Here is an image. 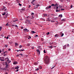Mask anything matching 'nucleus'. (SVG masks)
<instances>
[{"instance_id": "13d9d810", "label": "nucleus", "mask_w": 74, "mask_h": 74, "mask_svg": "<svg viewBox=\"0 0 74 74\" xmlns=\"http://www.w3.org/2000/svg\"><path fill=\"white\" fill-rule=\"evenodd\" d=\"M19 56V55H16V57H18V56Z\"/></svg>"}, {"instance_id": "680f3d73", "label": "nucleus", "mask_w": 74, "mask_h": 74, "mask_svg": "<svg viewBox=\"0 0 74 74\" xmlns=\"http://www.w3.org/2000/svg\"><path fill=\"white\" fill-rule=\"evenodd\" d=\"M72 0H69V2H70V1H71Z\"/></svg>"}, {"instance_id": "20e7f679", "label": "nucleus", "mask_w": 74, "mask_h": 74, "mask_svg": "<svg viewBox=\"0 0 74 74\" xmlns=\"http://www.w3.org/2000/svg\"><path fill=\"white\" fill-rule=\"evenodd\" d=\"M5 60L6 62H8L9 61V59L8 58H6L5 59Z\"/></svg>"}, {"instance_id": "f3484780", "label": "nucleus", "mask_w": 74, "mask_h": 74, "mask_svg": "<svg viewBox=\"0 0 74 74\" xmlns=\"http://www.w3.org/2000/svg\"><path fill=\"white\" fill-rule=\"evenodd\" d=\"M47 16V14H44V16Z\"/></svg>"}, {"instance_id": "4c0bfd02", "label": "nucleus", "mask_w": 74, "mask_h": 74, "mask_svg": "<svg viewBox=\"0 0 74 74\" xmlns=\"http://www.w3.org/2000/svg\"><path fill=\"white\" fill-rule=\"evenodd\" d=\"M55 5V6H58V4L56 3Z\"/></svg>"}, {"instance_id": "c756f323", "label": "nucleus", "mask_w": 74, "mask_h": 74, "mask_svg": "<svg viewBox=\"0 0 74 74\" xmlns=\"http://www.w3.org/2000/svg\"><path fill=\"white\" fill-rule=\"evenodd\" d=\"M3 15H5V12H4V14H2Z\"/></svg>"}, {"instance_id": "3c124183", "label": "nucleus", "mask_w": 74, "mask_h": 74, "mask_svg": "<svg viewBox=\"0 0 74 74\" xmlns=\"http://www.w3.org/2000/svg\"><path fill=\"white\" fill-rule=\"evenodd\" d=\"M69 44H68L67 45V47H69Z\"/></svg>"}, {"instance_id": "0e129e2a", "label": "nucleus", "mask_w": 74, "mask_h": 74, "mask_svg": "<svg viewBox=\"0 0 74 74\" xmlns=\"http://www.w3.org/2000/svg\"><path fill=\"white\" fill-rule=\"evenodd\" d=\"M4 49H3L2 50V52H3L4 51Z\"/></svg>"}, {"instance_id": "1a4fd4ad", "label": "nucleus", "mask_w": 74, "mask_h": 74, "mask_svg": "<svg viewBox=\"0 0 74 74\" xmlns=\"http://www.w3.org/2000/svg\"><path fill=\"white\" fill-rule=\"evenodd\" d=\"M59 17H60V18H62L63 16V15H62V14L58 16Z\"/></svg>"}, {"instance_id": "a18cd8bd", "label": "nucleus", "mask_w": 74, "mask_h": 74, "mask_svg": "<svg viewBox=\"0 0 74 74\" xmlns=\"http://www.w3.org/2000/svg\"><path fill=\"white\" fill-rule=\"evenodd\" d=\"M5 8H6L5 7V6H3V9H5Z\"/></svg>"}, {"instance_id": "2f4dec72", "label": "nucleus", "mask_w": 74, "mask_h": 74, "mask_svg": "<svg viewBox=\"0 0 74 74\" xmlns=\"http://www.w3.org/2000/svg\"><path fill=\"white\" fill-rule=\"evenodd\" d=\"M5 25L7 26H8V25H9L8 24V23H7Z\"/></svg>"}, {"instance_id": "e433bc0d", "label": "nucleus", "mask_w": 74, "mask_h": 74, "mask_svg": "<svg viewBox=\"0 0 74 74\" xmlns=\"http://www.w3.org/2000/svg\"><path fill=\"white\" fill-rule=\"evenodd\" d=\"M71 6L70 7L71 8L73 7V5H71Z\"/></svg>"}, {"instance_id": "f704fd0d", "label": "nucleus", "mask_w": 74, "mask_h": 74, "mask_svg": "<svg viewBox=\"0 0 74 74\" xmlns=\"http://www.w3.org/2000/svg\"><path fill=\"white\" fill-rule=\"evenodd\" d=\"M15 45H16V46H17V45H18V44H17V43H16L15 44Z\"/></svg>"}, {"instance_id": "423d86ee", "label": "nucleus", "mask_w": 74, "mask_h": 74, "mask_svg": "<svg viewBox=\"0 0 74 74\" xmlns=\"http://www.w3.org/2000/svg\"><path fill=\"white\" fill-rule=\"evenodd\" d=\"M13 22H16V21H18V19L15 18V19L13 20Z\"/></svg>"}, {"instance_id": "aec40b11", "label": "nucleus", "mask_w": 74, "mask_h": 74, "mask_svg": "<svg viewBox=\"0 0 74 74\" xmlns=\"http://www.w3.org/2000/svg\"><path fill=\"white\" fill-rule=\"evenodd\" d=\"M24 49H21V50H19V51H24Z\"/></svg>"}, {"instance_id": "f257e3e1", "label": "nucleus", "mask_w": 74, "mask_h": 74, "mask_svg": "<svg viewBox=\"0 0 74 74\" xmlns=\"http://www.w3.org/2000/svg\"><path fill=\"white\" fill-rule=\"evenodd\" d=\"M45 58L46 59L45 60V62L46 64H48L49 62V58L48 56H46Z\"/></svg>"}, {"instance_id": "b1692460", "label": "nucleus", "mask_w": 74, "mask_h": 74, "mask_svg": "<svg viewBox=\"0 0 74 74\" xmlns=\"http://www.w3.org/2000/svg\"><path fill=\"white\" fill-rule=\"evenodd\" d=\"M23 11L24 10H25V8L23 7L22 8V9H21Z\"/></svg>"}, {"instance_id": "49530a36", "label": "nucleus", "mask_w": 74, "mask_h": 74, "mask_svg": "<svg viewBox=\"0 0 74 74\" xmlns=\"http://www.w3.org/2000/svg\"><path fill=\"white\" fill-rule=\"evenodd\" d=\"M31 48H32V49H34V47H31Z\"/></svg>"}, {"instance_id": "c85d7f7f", "label": "nucleus", "mask_w": 74, "mask_h": 74, "mask_svg": "<svg viewBox=\"0 0 74 74\" xmlns=\"http://www.w3.org/2000/svg\"><path fill=\"white\" fill-rule=\"evenodd\" d=\"M43 52H44V53H47V52H45V50H44L43 51Z\"/></svg>"}, {"instance_id": "a211bd4d", "label": "nucleus", "mask_w": 74, "mask_h": 74, "mask_svg": "<svg viewBox=\"0 0 74 74\" xmlns=\"http://www.w3.org/2000/svg\"><path fill=\"white\" fill-rule=\"evenodd\" d=\"M22 47V46L20 45L19 47V48H21Z\"/></svg>"}, {"instance_id": "6e6552de", "label": "nucleus", "mask_w": 74, "mask_h": 74, "mask_svg": "<svg viewBox=\"0 0 74 74\" xmlns=\"http://www.w3.org/2000/svg\"><path fill=\"white\" fill-rule=\"evenodd\" d=\"M63 49H65L66 48V45H65L63 47Z\"/></svg>"}, {"instance_id": "c9c22d12", "label": "nucleus", "mask_w": 74, "mask_h": 74, "mask_svg": "<svg viewBox=\"0 0 74 74\" xmlns=\"http://www.w3.org/2000/svg\"><path fill=\"white\" fill-rule=\"evenodd\" d=\"M34 64L35 65H37V63H36V62H35Z\"/></svg>"}, {"instance_id": "6e6d98bb", "label": "nucleus", "mask_w": 74, "mask_h": 74, "mask_svg": "<svg viewBox=\"0 0 74 74\" xmlns=\"http://www.w3.org/2000/svg\"><path fill=\"white\" fill-rule=\"evenodd\" d=\"M6 39H8V36H7L6 37Z\"/></svg>"}, {"instance_id": "cd10ccee", "label": "nucleus", "mask_w": 74, "mask_h": 74, "mask_svg": "<svg viewBox=\"0 0 74 74\" xmlns=\"http://www.w3.org/2000/svg\"><path fill=\"white\" fill-rule=\"evenodd\" d=\"M8 13H7L6 14V15H5V17H7V16H8Z\"/></svg>"}, {"instance_id": "4468645a", "label": "nucleus", "mask_w": 74, "mask_h": 74, "mask_svg": "<svg viewBox=\"0 0 74 74\" xmlns=\"http://www.w3.org/2000/svg\"><path fill=\"white\" fill-rule=\"evenodd\" d=\"M7 52L5 51L4 52V56H6V55H7V54H5V53H6Z\"/></svg>"}, {"instance_id": "bf43d9fd", "label": "nucleus", "mask_w": 74, "mask_h": 74, "mask_svg": "<svg viewBox=\"0 0 74 74\" xmlns=\"http://www.w3.org/2000/svg\"><path fill=\"white\" fill-rule=\"evenodd\" d=\"M20 55H21V56H22V55H23V54H20Z\"/></svg>"}, {"instance_id": "58836bf2", "label": "nucleus", "mask_w": 74, "mask_h": 74, "mask_svg": "<svg viewBox=\"0 0 74 74\" xmlns=\"http://www.w3.org/2000/svg\"><path fill=\"white\" fill-rule=\"evenodd\" d=\"M51 22L53 23V22H55V21H51Z\"/></svg>"}, {"instance_id": "dca6fc26", "label": "nucleus", "mask_w": 74, "mask_h": 74, "mask_svg": "<svg viewBox=\"0 0 74 74\" xmlns=\"http://www.w3.org/2000/svg\"><path fill=\"white\" fill-rule=\"evenodd\" d=\"M59 36V35L57 34H56L55 36V37H58Z\"/></svg>"}, {"instance_id": "338daca9", "label": "nucleus", "mask_w": 74, "mask_h": 74, "mask_svg": "<svg viewBox=\"0 0 74 74\" xmlns=\"http://www.w3.org/2000/svg\"><path fill=\"white\" fill-rule=\"evenodd\" d=\"M5 3L6 4H7L8 3V2H5Z\"/></svg>"}, {"instance_id": "412c9836", "label": "nucleus", "mask_w": 74, "mask_h": 74, "mask_svg": "<svg viewBox=\"0 0 74 74\" xmlns=\"http://www.w3.org/2000/svg\"><path fill=\"white\" fill-rule=\"evenodd\" d=\"M38 70H39V69L38 68L37 69L35 70V71H38Z\"/></svg>"}, {"instance_id": "69168bd1", "label": "nucleus", "mask_w": 74, "mask_h": 74, "mask_svg": "<svg viewBox=\"0 0 74 74\" xmlns=\"http://www.w3.org/2000/svg\"><path fill=\"white\" fill-rule=\"evenodd\" d=\"M1 61H4V60H1Z\"/></svg>"}, {"instance_id": "37998d69", "label": "nucleus", "mask_w": 74, "mask_h": 74, "mask_svg": "<svg viewBox=\"0 0 74 74\" xmlns=\"http://www.w3.org/2000/svg\"><path fill=\"white\" fill-rule=\"evenodd\" d=\"M5 64L6 65H8V64H7V62H5Z\"/></svg>"}, {"instance_id": "5fc2aeb1", "label": "nucleus", "mask_w": 74, "mask_h": 74, "mask_svg": "<svg viewBox=\"0 0 74 74\" xmlns=\"http://www.w3.org/2000/svg\"><path fill=\"white\" fill-rule=\"evenodd\" d=\"M19 71V69H17L16 71Z\"/></svg>"}, {"instance_id": "bb28decb", "label": "nucleus", "mask_w": 74, "mask_h": 74, "mask_svg": "<svg viewBox=\"0 0 74 74\" xmlns=\"http://www.w3.org/2000/svg\"><path fill=\"white\" fill-rule=\"evenodd\" d=\"M63 35H64V34H61V37H63Z\"/></svg>"}, {"instance_id": "f8f14e48", "label": "nucleus", "mask_w": 74, "mask_h": 74, "mask_svg": "<svg viewBox=\"0 0 74 74\" xmlns=\"http://www.w3.org/2000/svg\"><path fill=\"white\" fill-rule=\"evenodd\" d=\"M15 69H19V66H17V67H15Z\"/></svg>"}, {"instance_id": "0eeeda50", "label": "nucleus", "mask_w": 74, "mask_h": 74, "mask_svg": "<svg viewBox=\"0 0 74 74\" xmlns=\"http://www.w3.org/2000/svg\"><path fill=\"white\" fill-rule=\"evenodd\" d=\"M26 21H27V22H28L30 24H31V23H30V21L29 20H26Z\"/></svg>"}, {"instance_id": "f03ea898", "label": "nucleus", "mask_w": 74, "mask_h": 74, "mask_svg": "<svg viewBox=\"0 0 74 74\" xmlns=\"http://www.w3.org/2000/svg\"><path fill=\"white\" fill-rule=\"evenodd\" d=\"M23 30L24 31V32H28L29 31V30L27 29L26 28L24 29Z\"/></svg>"}, {"instance_id": "c03bdc74", "label": "nucleus", "mask_w": 74, "mask_h": 74, "mask_svg": "<svg viewBox=\"0 0 74 74\" xmlns=\"http://www.w3.org/2000/svg\"><path fill=\"white\" fill-rule=\"evenodd\" d=\"M58 8H59V7H58V6L56 7V10H58Z\"/></svg>"}, {"instance_id": "09e8293b", "label": "nucleus", "mask_w": 74, "mask_h": 74, "mask_svg": "<svg viewBox=\"0 0 74 74\" xmlns=\"http://www.w3.org/2000/svg\"><path fill=\"white\" fill-rule=\"evenodd\" d=\"M30 44L29 43H28V44H27V45L28 46H30Z\"/></svg>"}, {"instance_id": "774afa93", "label": "nucleus", "mask_w": 74, "mask_h": 74, "mask_svg": "<svg viewBox=\"0 0 74 74\" xmlns=\"http://www.w3.org/2000/svg\"><path fill=\"white\" fill-rule=\"evenodd\" d=\"M35 37H38V35H36V36H35Z\"/></svg>"}, {"instance_id": "7ed1b4c3", "label": "nucleus", "mask_w": 74, "mask_h": 74, "mask_svg": "<svg viewBox=\"0 0 74 74\" xmlns=\"http://www.w3.org/2000/svg\"><path fill=\"white\" fill-rule=\"evenodd\" d=\"M51 8V6L50 5L48 6H47V8H46V10H48L49 8Z\"/></svg>"}, {"instance_id": "393cba45", "label": "nucleus", "mask_w": 74, "mask_h": 74, "mask_svg": "<svg viewBox=\"0 0 74 74\" xmlns=\"http://www.w3.org/2000/svg\"><path fill=\"white\" fill-rule=\"evenodd\" d=\"M47 21H49V22L51 21V20H50V19L49 18H48L47 19Z\"/></svg>"}, {"instance_id": "de8ad7c7", "label": "nucleus", "mask_w": 74, "mask_h": 74, "mask_svg": "<svg viewBox=\"0 0 74 74\" xmlns=\"http://www.w3.org/2000/svg\"><path fill=\"white\" fill-rule=\"evenodd\" d=\"M31 15H34V13H32Z\"/></svg>"}, {"instance_id": "4d7b16f0", "label": "nucleus", "mask_w": 74, "mask_h": 74, "mask_svg": "<svg viewBox=\"0 0 74 74\" xmlns=\"http://www.w3.org/2000/svg\"><path fill=\"white\" fill-rule=\"evenodd\" d=\"M36 1V0H33L32 1L33 2H34V1Z\"/></svg>"}, {"instance_id": "6ab92c4d", "label": "nucleus", "mask_w": 74, "mask_h": 74, "mask_svg": "<svg viewBox=\"0 0 74 74\" xmlns=\"http://www.w3.org/2000/svg\"><path fill=\"white\" fill-rule=\"evenodd\" d=\"M30 18H31V17H30V16H28L27 17V18H28V19H30Z\"/></svg>"}, {"instance_id": "39448f33", "label": "nucleus", "mask_w": 74, "mask_h": 74, "mask_svg": "<svg viewBox=\"0 0 74 74\" xmlns=\"http://www.w3.org/2000/svg\"><path fill=\"white\" fill-rule=\"evenodd\" d=\"M36 51L38 52V53L39 54V55H40V51L38 50H36Z\"/></svg>"}, {"instance_id": "5701e85b", "label": "nucleus", "mask_w": 74, "mask_h": 74, "mask_svg": "<svg viewBox=\"0 0 74 74\" xmlns=\"http://www.w3.org/2000/svg\"><path fill=\"white\" fill-rule=\"evenodd\" d=\"M8 65H7L5 66V68H8Z\"/></svg>"}, {"instance_id": "79ce46f5", "label": "nucleus", "mask_w": 74, "mask_h": 74, "mask_svg": "<svg viewBox=\"0 0 74 74\" xmlns=\"http://www.w3.org/2000/svg\"><path fill=\"white\" fill-rule=\"evenodd\" d=\"M56 25H58V23H58V21H56Z\"/></svg>"}, {"instance_id": "9b49d317", "label": "nucleus", "mask_w": 74, "mask_h": 74, "mask_svg": "<svg viewBox=\"0 0 74 74\" xmlns=\"http://www.w3.org/2000/svg\"><path fill=\"white\" fill-rule=\"evenodd\" d=\"M36 33V32H35L34 31H31V33L32 34H34V33Z\"/></svg>"}, {"instance_id": "72a5a7b5", "label": "nucleus", "mask_w": 74, "mask_h": 74, "mask_svg": "<svg viewBox=\"0 0 74 74\" xmlns=\"http://www.w3.org/2000/svg\"><path fill=\"white\" fill-rule=\"evenodd\" d=\"M61 21H62L63 22H64V21H65V20H64V19H62V20Z\"/></svg>"}, {"instance_id": "4be33fe9", "label": "nucleus", "mask_w": 74, "mask_h": 74, "mask_svg": "<svg viewBox=\"0 0 74 74\" xmlns=\"http://www.w3.org/2000/svg\"><path fill=\"white\" fill-rule=\"evenodd\" d=\"M49 48H51V49H52V46H49Z\"/></svg>"}, {"instance_id": "8fccbe9b", "label": "nucleus", "mask_w": 74, "mask_h": 74, "mask_svg": "<svg viewBox=\"0 0 74 74\" xmlns=\"http://www.w3.org/2000/svg\"><path fill=\"white\" fill-rule=\"evenodd\" d=\"M40 5L39 4H38L36 5V7H38V6H39Z\"/></svg>"}, {"instance_id": "e2e57ef3", "label": "nucleus", "mask_w": 74, "mask_h": 74, "mask_svg": "<svg viewBox=\"0 0 74 74\" xmlns=\"http://www.w3.org/2000/svg\"><path fill=\"white\" fill-rule=\"evenodd\" d=\"M31 3H32L33 4V1H32V2H31Z\"/></svg>"}, {"instance_id": "7c9ffc66", "label": "nucleus", "mask_w": 74, "mask_h": 74, "mask_svg": "<svg viewBox=\"0 0 74 74\" xmlns=\"http://www.w3.org/2000/svg\"><path fill=\"white\" fill-rule=\"evenodd\" d=\"M2 29V27H0V31H1V30Z\"/></svg>"}, {"instance_id": "473e14b6", "label": "nucleus", "mask_w": 74, "mask_h": 74, "mask_svg": "<svg viewBox=\"0 0 74 74\" xmlns=\"http://www.w3.org/2000/svg\"><path fill=\"white\" fill-rule=\"evenodd\" d=\"M51 6H55V4H52L51 5Z\"/></svg>"}, {"instance_id": "052dcab7", "label": "nucleus", "mask_w": 74, "mask_h": 74, "mask_svg": "<svg viewBox=\"0 0 74 74\" xmlns=\"http://www.w3.org/2000/svg\"><path fill=\"white\" fill-rule=\"evenodd\" d=\"M8 51H11V49H8Z\"/></svg>"}, {"instance_id": "2eb2a0df", "label": "nucleus", "mask_w": 74, "mask_h": 74, "mask_svg": "<svg viewBox=\"0 0 74 74\" xmlns=\"http://www.w3.org/2000/svg\"><path fill=\"white\" fill-rule=\"evenodd\" d=\"M39 68V69H42V66H40Z\"/></svg>"}, {"instance_id": "ea45409f", "label": "nucleus", "mask_w": 74, "mask_h": 74, "mask_svg": "<svg viewBox=\"0 0 74 74\" xmlns=\"http://www.w3.org/2000/svg\"><path fill=\"white\" fill-rule=\"evenodd\" d=\"M61 11H64V9H61Z\"/></svg>"}, {"instance_id": "a19ab883", "label": "nucleus", "mask_w": 74, "mask_h": 74, "mask_svg": "<svg viewBox=\"0 0 74 74\" xmlns=\"http://www.w3.org/2000/svg\"><path fill=\"white\" fill-rule=\"evenodd\" d=\"M18 5H20V6H21L22 5V4H20V3H18Z\"/></svg>"}, {"instance_id": "864d4df0", "label": "nucleus", "mask_w": 74, "mask_h": 74, "mask_svg": "<svg viewBox=\"0 0 74 74\" xmlns=\"http://www.w3.org/2000/svg\"><path fill=\"white\" fill-rule=\"evenodd\" d=\"M21 29H23V27H21Z\"/></svg>"}, {"instance_id": "a878e982", "label": "nucleus", "mask_w": 74, "mask_h": 74, "mask_svg": "<svg viewBox=\"0 0 74 74\" xmlns=\"http://www.w3.org/2000/svg\"><path fill=\"white\" fill-rule=\"evenodd\" d=\"M47 35H48V34H49V32H48L46 33Z\"/></svg>"}, {"instance_id": "603ef678", "label": "nucleus", "mask_w": 74, "mask_h": 74, "mask_svg": "<svg viewBox=\"0 0 74 74\" xmlns=\"http://www.w3.org/2000/svg\"><path fill=\"white\" fill-rule=\"evenodd\" d=\"M5 47L6 48H7V47H8V45H5Z\"/></svg>"}, {"instance_id": "ddd939ff", "label": "nucleus", "mask_w": 74, "mask_h": 74, "mask_svg": "<svg viewBox=\"0 0 74 74\" xmlns=\"http://www.w3.org/2000/svg\"><path fill=\"white\" fill-rule=\"evenodd\" d=\"M59 10H58V9H56V12H59V11H60V9H59Z\"/></svg>"}, {"instance_id": "9d476101", "label": "nucleus", "mask_w": 74, "mask_h": 74, "mask_svg": "<svg viewBox=\"0 0 74 74\" xmlns=\"http://www.w3.org/2000/svg\"><path fill=\"white\" fill-rule=\"evenodd\" d=\"M14 64H18V62H15L13 63Z\"/></svg>"}]
</instances>
